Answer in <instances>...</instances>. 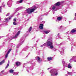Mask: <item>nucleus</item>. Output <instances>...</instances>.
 Segmentation results:
<instances>
[{
    "label": "nucleus",
    "instance_id": "9",
    "mask_svg": "<svg viewBox=\"0 0 76 76\" xmlns=\"http://www.w3.org/2000/svg\"><path fill=\"white\" fill-rule=\"evenodd\" d=\"M39 28L40 29H43V28H44L43 24H41L39 26Z\"/></svg>",
    "mask_w": 76,
    "mask_h": 76
},
{
    "label": "nucleus",
    "instance_id": "11",
    "mask_svg": "<svg viewBox=\"0 0 76 76\" xmlns=\"http://www.w3.org/2000/svg\"><path fill=\"white\" fill-rule=\"evenodd\" d=\"M15 64L17 67H18V66H20V62H16L15 63Z\"/></svg>",
    "mask_w": 76,
    "mask_h": 76
},
{
    "label": "nucleus",
    "instance_id": "43",
    "mask_svg": "<svg viewBox=\"0 0 76 76\" xmlns=\"http://www.w3.org/2000/svg\"><path fill=\"white\" fill-rule=\"evenodd\" d=\"M0 20H1V18H0Z\"/></svg>",
    "mask_w": 76,
    "mask_h": 76
},
{
    "label": "nucleus",
    "instance_id": "1",
    "mask_svg": "<svg viewBox=\"0 0 76 76\" xmlns=\"http://www.w3.org/2000/svg\"><path fill=\"white\" fill-rule=\"evenodd\" d=\"M31 9L29 8L26 10V11L28 14H31L32 13V12H34V11L37 9V7L35 6H33L31 7Z\"/></svg>",
    "mask_w": 76,
    "mask_h": 76
},
{
    "label": "nucleus",
    "instance_id": "14",
    "mask_svg": "<svg viewBox=\"0 0 76 76\" xmlns=\"http://www.w3.org/2000/svg\"><path fill=\"white\" fill-rule=\"evenodd\" d=\"M5 6V5H4V3H3L2 4V6H1L0 7V12H1V7H4Z\"/></svg>",
    "mask_w": 76,
    "mask_h": 76
},
{
    "label": "nucleus",
    "instance_id": "13",
    "mask_svg": "<svg viewBox=\"0 0 76 76\" xmlns=\"http://www.w3.org/2000/svg\"><path fill=\"white\" fill-rule=\"evenodd\" d=\"M5 59H4L1 62H0V65H2L5 62Z\"/></svg>",
    "mask_w": 76,
    "mask_h": 76
},
{
    "label": "nucleus",
    "instance_id": "4",
    "mask_svg": "<svg viewBox=\"0 0 76 76\" xmlns=\"http://www.w3.org/2000/svg\"><path fill=\"white\" fill-rule=\"evenodd\" d=\"M60 4V3L58 2L57 3H56L55 5L52 7V10H55L56 9L57 7V6H59Z\"/></svg>",
    "mask_w": 76,
    "mask_h": 76
},
{
    "label": "nucleus",
    "instance_id": "33",
    "mask_svg": "<svg viewBox=\"0 0 76 76\" xmlns=\"http://www.w3.org/2000/svg\"><path fill=\"white\" fill-rule=\"evenodd\" d=\"M17 11H18V10H19V8H17Z\"/></svg>",
    "mask_w": 76,
    "mask_h": 76
},
{
    "label": "nucleus",
    "instance_id": "52",
    "mask_svg": "<svg viewBox=\"0 0 76 76\" xmlns=\"http://www.w3.org/2000/svg\"><path fill=\"white\" fill-rule=\"evenodd\" d=\"M68 39H69V38H68Z\"/></svg>",
    "mask_w": 76,
    "mask_h": 76
},
{
    "label": "nucleus",
    "instance_id": "51",
    "mask_svg": "<svg viewBox=\"0 0 76 76\" xmlns=\"http://www.w3.org/2000/svg\"><path fill=\"white\" fill-rule=\"evenodd\" d=\"M0 38H1V37H0Z\"/></svg>",
    "mask_w": 76,
    "mask_h": 76
},
{
    "label": "nucleus",
    "instance_id": "36",
    "mask_svg": "<svg viewBox=\"0 0 76 76\" xmlns=\"http://www.w3.org/2000/svg\"><path fill=\"white\" fill-rule=\"evenodd\" d=\"M5 20H8V19L7 18H5Z\"/></svg>",
    "mask_w": 76,
    "mask_h": 76
},
{
    "label": "nucleus",
    "instance_id": "31",
    "mask_svg": "<svg viewBox=\"0 0 76 76\" xmlns=\"http://www.w3.org/2000/svg\"><path fill=\"white\" fill-rule=\"evenodd\" d=\"M9 13H8L6 15V16H9Z\"/></svg>",
    "mask_w": 76,
    "mask_h": 76
},
{
    "label": "nucleus",
    "instance_id": "28",
    "mask_svg": "<svg viewBox=\"0 0 76 76\" xmlns=\"http://www.w3.org/2000/svg\"><path fill=\"white\" fill-rule=\"evenodd\" d=\"M31 29H32V27H31L30 28L29 30V32H30L31 31Z\"/></svg>",
    "mask_w": 76,
    "mask_h": 76
},
{
    "label": "nucleus",
    "instance_id": "38",
    "mask_svg": "<svg viewBox=\"0 0 76 76\" xmlns=\"http://www.w3.org/2000/svg\"><path fill=\"white\" fill-rule=\"evenodd\" d=\"M60 53H61V54H62V52H61Z\"/></svg>",
    "mask_w": 76,
    "mask_h": 76
},
{
    "label": "nucleus",
    "instance_id": "40",
    "mask_svg": "<svg viewBox=\"0 0 76 76\" xmlns=\"http://www.w3.org/2000/svg\"><path fill=\"white\" fill-rule=\"evenodd\" d=\"M62 26H61V27H60V28H62Z\"/></svg>",
    "mask_w": 76,
    "mask_h": 76
},
{
    "label": "nucleus",
    "instance_id": "3",
    "mask_svg": "<svg viewBox=\"0 0 76 76\" xmlns=\"http://www.w3.org/2000/svg\"><path fill=\"white\" fill-rule=\"evenodd\" d=\"M52 39L51 38H50L48 40L47 42L46 43L48 46H50L52 45L53 43L52 42Z\"/></svg>",
    "mask_w": 76,
    "mask_h": 76
},
{
    "label": "nucleus",
    "instance_id": "37",
    "mask_svg": "<svg viewBox=\"0 0 76 76\" xmlns=\"http://www.w3.org/2000/svg\"><path fill=\"white\" fill-rule=\"evenodd\" d=\"M7 51H8V50H6L5 51V53H7Z\"/></svg>",
    "mask_w": 76,
    "mask_h": 76
},
{
    "label": "nucleus",
    "instance_id": "17",
    "mask_svg": "<svg viewBox=\"0 0 76 76\" xmlns=\"http://www.w3.org/2000/svg\"><path fill=\"white\" fill-rule=\"evenodd\" d=\"M7 4L9 7H11L12 6V4L10 3V1H9L7 3Z\"/></svg>",
    "mask_w": 76,
    "mask_h": 76
},
{
    "label": "nucleus",
    "instance_id": "45",
    "mask_svg": "<svg viewBox=\"0 0 76 76\" xmlns=\"http://www.w3.org/2000/svg\"><path fill=\"white\" fill-rule=\"evenodd\" d=\"M27 72H28V69H27Z\"/></svg>",
    "mask_w": 76,
    "mask_h": 76
},
{
    "label": "nucleus",
    "instance_id": "18",
    "mask_svg": "<svg viewBox=\"0 0 76 76\" xmlns=\"http://www.w3.org/2000/svg\"><path fill=\"white\" fill-rule=\"evenodd\" d=\"M67 67L69 68V69H72V66H71V64H68Z\"/></svg>",
    "mask_w": 76,
    "mask_h": 76
},
{
    "label": "nucleus",
    "instance_id": "35",
    "mask_svg": "<svg viewBox=\"0 0 76 76\" xmlns=\"http://www.w3.org/2000/svg\"><path fill=\"white\" fill-rule=\"evenodd\" d=\"M12 17V16L11 17H10V18H9V20H10V19H11Z\"/></svg>",
    "mask_w": 76,
    "mask_h": 76
},
{
    "label": "nucleus",
    "instance_id": "32",
    "mask_svg": "<svg viewBox=\"0 0 76 76\" xmlns=\"http://www.w3.org/2000/svg\"><path fill=\"white\" fill-rule=\"evenodd\" d=\"M16 19H15V18L14 19V22H15V21H16Z\"/></svg>",
    "mask_w": 76,
    "mask_h": 76
},
{
    "label": "nucleus",
    "instance_id": "10",
    "mask_svg": "<svg viewBox=\"0 0 76 76\" xmlns=\"http://www.w3.org/2000/svg\"><path fill=\"white\" fill-rule=\"evenodd\" d=\"M23 41H24V39L21 38L20 40V42H21L20 45L22 44V43L23 42Z\"/></svg>",
    "mask_w": 76,
    "mask_h": 76
},
{
    "label": "nucleus",
    "instance_id": "25",
    "mask_svg": "<svg viewBox=\"0 0 76 76\" xmlns=\"http://www.w3.org/2000/svg\"><path fill=\"white\" fill-rule=\"evenodd\" d=\"M13 72V70L12 69H10V73H12Z\"/></svg>",
    "mask_w": 76,
    "mask_h": 76
},
{
    "label": "nucleus",
    "instance_id": "41",
    "mask_svg": "<svg viewBox=\"0 0 76 76\" xmlns=\"http://www.w3.org/2000/svg\"><path fill=\"white\" fill-rule=\"evenodd\" d=\"M50 69V68H48V70H49V69Z\"/></svg>",
    "mask_w": 76,
    "mask_h": 76
},
{
    "label": "nucleus",
    "instance_id": "12",
    "mask_svg": "<svg viewBox=\"0 0 76 76\" xmlns=\"http://www.w3.org/2000/svg\"><path fill=\"white\" fill-rule=\"evenodd\" d=\"M37 58L38 60L37 61H38L39 63H40V62L41 61V58H39V57H37Z\"/></svg>",
    "mask_w": 76,
    "mask_h": 76
},
{
    "label": "nucleus",
    "instance_id": "27",
    "mask_svg": "<svg viewBox=\"0 0 76 76\" xmlns=\"http://www.w3.org/2000/svg\"><path fill=\"white\" fill-rule=\"evenodd\" d=\"M13 25H17V24L15 22H14L13 23Z\"/></svg>",
    "mask_w": 76,
    "mask_h": 76
},
{
    "label": "nucleus",
    "instance_id": "6",
    "mask_svg": "<svg viewBox=\"0 0 76 76\" xmlns=\"http://www.w3.org/2000/svg\"><path fill=\"white\" fill-rule=\"evenodd\" d=\"M11 49H10L8 51L7 53L5 55V58H7V57L8 56V55L9 54L10 51H11Z\"/></svg>",
    "mask_w": 76,
    "mask_h": 76
},
{
    "label": "nucleus",
    "instance_id": "47",
    "mask_svg": "<svg viewBox=\"0 0 76 76\" xmlns=\"http://www.w3.org/2000/svg\"><path fill=\"white\" fill-rule=\"evenodd\" d=\"M75 16L76 17V13H75Z\"/></svg>",
    "mask_w": 76,
    "mask_h": 76
},
{
    "label": "nucleus",
    "instance_id": "24",
    "mask_svg": "<svg viewBox=\"0 0 76 76\" xmlns=\"http://www.w3.org/2000/svg\"><path fill=\"white\" fill-rule=\"evenodd\" d=\"M12 73L13 75H18V74L16 73V72H13Z\"/></svg>",
    "mask_w": 76,
    "mask_h": 76
},
{
    "label": "nucleus",
    "instance_id": "30",
    "mask_svg": "<svg viewBox=\"0 0 76 76\" xmlns=\"http://www.w3.org/2000/svg\"><path fill=\"white\" fill-rule=\"evenodd\" d=\"M72 73V72H68V74L69 75H71Z\"/></svg>",
    "mask_w": 76,
    "mask_h": 76
},
{
    "label": "nucleus",
    "instance_id": "26",
    "mask_svg": "<svg viewBox=\"0 0 76 76\" xmlns=\"http://www.w3.org/2000/svg\"><path fill=\"white\" fill-rule=\"evenodd\" d=\"M50 48H53V44L52 45H50Z\"/></svg>",
    "mask_w": 76,
    "mask_h": 76
},
{
    "label": "nucleus",
    "instance_id": "48",
    "mask_svg": "<svg viewBox=\"0 0 76 76\" xmlns=\"http://www.w3.org/2000/svg\"><path fill=\"white\" fill-rule=\"evenodd\" d=\"M71 51L72 50V49H71Z\"/></svg>",
    "mask_w": 76,
    "mask_h": 76
},
{
    "label": "nucleus",
    "instance_id": "34",
    "mask_svg": "<svg viewBox=\"0 0 76 76\" xmlns=\"http://www.w3.org/2000/svg\"><path fill=\"white\" fill-rule=\"evenodd\" d=\"M4 72V70H3V71H2L1 72V73H3V72Z\"/></svg>",
    "mask_w": 76,
    "mask_h": 76
},
{
    "label": "nucleus",
    "instance_id": "2",
    "mask_svg": "<svg viewBox=\"0 0 76 76\" xmlns=\"http://www.w3.org/2000/svg\"><path fill=\"white\" fill-rule=\"evenodd\" d=\"M50 72L51 74V76H57L58 75L57 70H52L50 71Z\"/></svg>",
    "mask_w": 76,
    "mask_h": 76
},
{
    "label": "nucleus",
    "instance_id": "20",
    "mask_svg": "<svg viewBox=\"0 0 76 76\" xmlns=\"http://www.w3.org/2000/svg\"><path fill=\"white\" fill-rule=\"evenodd\" d=\"M23 1V0H20V1H18L17 2V4H19L18 3H22V1Z\"/></svg>",
    "mask_w": 76,
    "mask_h": 76
},
{
    "label": "nucleus",
    "instance_id": "15",
    "mask_svg": "<svg viewBox=\"0 0 76 76\" xmlns=\"http://www.w3.org/2000/svg\"><path fill=\"white\" fill-rule=\"evenodd\" d=\"M10 63V61H9V60L8 61V64H7L5 68L6 69H7V68L8 67H9V63Z\"/></svg>",
    "mask_w": 76,
    "mask_h": 76
},
{
    "label": "nucleus",
    "instance_id": "49",
    "mask_svg": "<svg viewBox=\"0 0 76 76\" xmlns=\"http://www.w3.org/2000/svg\"><path fill=\"white\" fill-rule=\"evenodd\" d=\"M74 19H75V20H76V19H75V18H74Z\"/></svg>",
    "mask_w": 76,
    "mask_h": 76
},
{
    "label": "nucleus",
    "instance_id": "29",
    "mask_svg": "<svg viewBox=\"0 0 76 76\" xmlns=\"http://www.w3.org/2000/svg\"><path fill=\"white\" fill-rule=\"evenodd\" d=\"M45 23V22L44 21H43L42 22V23H43V24H44Z\"/></svg>",
    "mask_w": 76,
    "mask_h": 76
},
{
    "label": "nucleus",
    "instance_id": "50",
    "mask_svg": "<svg viewBox=\"0 0 76 76\" xmlns=\"http://www.w3.org/2000/svg\"><path fill=\"white\" fill-rule=\"evenodd\" d=\"M57 10H56V11Z\"/></svg>",
    "mask_w": 76,
    "mask_h": 76
},
{
    "label": "nucleus",
    "instance_id": "23",
    "mask_svg": "<svg viewBox=\"0 0 76 76\" xmlns=\"http://www.w3.org/2000/svg\"><path fill=\"white\" fill-rule=\"evenodd\" d=\"M47 45L46 44V43H45L44 44H43V45H41V47H43L42 46H44V45L46 46V45Z\"/></svg>",
    "mask_w": 76,
    "mask_h": 76
},
{
    "label": "nucleus",
    "instance_id": "8",
    "mask_svg": "<svg viewBox=\"0 0 76 76\" xmlns=\"http://www.w3.org/2000/svg\"><path fill=\"white\" fill-rule=\"evenodd\" d=\"M74 32H76V29H72L70 33L71 34H73V33H74Z\"/></svg>",
    "mask_w": 76,
    "mask_h": 76
},
{
    "label": "nucleus",
    "instance_id": "39",
    "mask_svg": "<svg viewBox=\"0 0 76 76\" xmlns=\"http://www.w3.org/2000/svg\"><path fill=\"white\" fill-rule=\"evenodd\" d=\"M59 33H58V37H59Z\"/></svg>",
    "mask_w": 76,
    "mask_h": 76
},
{
    "label": "nucleus",
    "instance_id": "19",
    "mask_svg": "<svg viewBox=\"0 0 76 76\" xmlns=\"http://www.w3.org/2000/svg\"><path fill=\"white\" fill-rule=\"evenodd\" d=\"M57 19L58 20H61L62 19V17H59L57 18Z\"/></svg>",
    "mask_w": 76,
    "mask_h": 76
},
{
    "label": "nucleus",
    "instance_id": "7",
    "mask_svg": "<svg viewBox=\"0 0 76 76\" xmlns=\"http://www.w3.org/2000/svg\"><path fill=\"white\" fill-rule=\"evenodd\" d=\"M20 31H19L16 34L15 36L13 37L14 38H16L18 37V35H19L20 34Z\"/></svg>",
    "mask_w": 76,
    "mask_h": 76
},
{
    "label": "nucleus",
    "instance_id": "16",
    "mask_svg": "<svg viewBox=\"0 0 76 76\" xmlns=\"http://www.w3.org/2000/svg\"><path fill=\"white\" fill-rule=\"evenodd\" d=\"M44 33H45L46 34H48L49 32H50V31L48 30V31H44Z\"/></svg>",
    "mask_w": 76,
    "mask_h": 76
},
{
    "label": "nucleus",
    "instance_id": "21",
    "mask_svg": "<svg viewBox=\"0 0 76 76\" xmlns=\"http://www.w3.org/2000/svg\"><path fill=\"white\" fill-rule=\"evenodd\" d=\"M48 60L49 61H51L52 60V58H48Z\"/></svg>",
    "mask_w": 76,
    "mask_h": 76
},
{
    "label": "nucleus",
    "instance_id": "5",
    "mask_svg": "<svg viewBox=\"0 0 76 76\" xmlns=\"http://www.w3.org/2000/svg\"><path fill=\"white\" fill-rule=\"evenodd\" d=\"M72 61H75L76 62V57H73L72 59H71L69 60V62L72 63Z\"/></svg>",
    "mask_w": 76,
    "mask_h": 76
},
{
    "label": "nucleus",
    "instance_id": "44",
    "mask_svg": "<svg viewBox=\"0 0 76 76\" xmlns=\"http://www.w3.org/2000/svg\"><path fill=\"white\" fill-rule=\"evenodd\" d=\"M56 49H55V51H56Z\"/></svg>",
    "mask_w": 76,
    "mask_h": 76
},
{
    "label": "nucleus",
    "instance_id": "53",
    "mask_svg": "<svg viewBox=\"0 0 76 76\" xmlns=\"http://www.w3.org/2000/svg\"><path fill=\"white\" fill-rule=\"evenodd\" d=\"M47 14H48V13H47Z\"/></svg>",
    "mask_w": 76,
    "mask_h": 76
},
{
    "label": "nucleus",
    "instance_id": "46",
    "mask_svg": "<svg viewBox=\"0 0 76 76\" xmlns=\"http://www.w3.org/2000/svg\"><path fill=\"white\" fill-rule=\"evenodd\" d=\"M18 47H19V46L18 45Z\"/></svg>",
    "mask_w": 76,
    "mask_h": 76
},
{
    "label": "nucleus",
    "instance_id": "22",
    "mask_svg": "<svg viewBox=\"0 0 76 76\" xmlns=\"http://www.w3.org/2000/svg\"><path fill=\"white\" fill-rule=\"evenodd\" d=\"M62 63L63 66H65V61H64V60H62Z\"/></svg>",
    "mask_w": 76,
    "mask_h": 76
},
{
    "label": "nucleus",
    "instance_id": "42",
    "mask_svg": "<svg viewBox=\"0 0 76 76\" xmlns=\"http://www.w3.org/2000/svg\"><path fill=\"white\" fill-rule=\"evenodd\" d=\"M53 14H54V12H53Z\"/></svg>",
    "mask_w": 76,
    "mask_h": 76
}]
</instances>
